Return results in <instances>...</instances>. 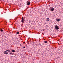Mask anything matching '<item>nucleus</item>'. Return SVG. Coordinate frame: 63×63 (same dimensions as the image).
Instances as JSON below:
<instances>
[{
    "mask_svg": "<svg viewBox=\"0 0 63 63\" xmlns=\"http://www.w3.org/2000/svg\"><path fill=\"white\" fill-rule=\"evenodd\" d=\"M50 11H54V8H50Z\"/></svg>",
    "mask_w": 63,
    "mask_h": 63,
    "instance_id": "20e7f679",
    "label": "nucleus"
},
{
    "mask_svg": "<svg viewBox=\"0 0 63 63\" xmlns=\"http://www.w3.org/2000/svg\"><path fill=\"white\" fill-rule=\"evenodd\" d=\"M47 43V41H45L44 42V43Z\"/></svg>",
    "mask_w": 63,
    "mask_h": 63,
    "instance_id": "9d476101",
    "label": "nucleus"
},
{
    "mask_svg": "<svg viewBox=\"0 0 63 63\" xmlns=\"http://www.w3.org/2000/svg\"><path fill=\"white\" fill-rule=\"evenodd\" d=\"M4 54H8V52L6 51H4Z\"/></svg>",
    "mask_w": 63,
    "mask_h": 63,
    "instance_id": "39448f33",
    "label": "nucleus"
},
{
    "mask_svg": "<svg viewBox=\"0 0 63 63\" xmlns=\"http://www.w3.org/2000/svg\"><path fill=\"white\" fill-rule=\"evenodd\" d=\"M14 29H15V28H14Z\"/></svg>",
    "mask_w": 63,
    "mask_h": 63,
    "instance_id": "f3484780",
    "label": "nucleus"
},
{
    "mask_svg": "<svg viewBox=\"0 0 63 63\" xmlns=\"http://www.w3.org/2000/svg\"><path fill=\"white\" fill-rule=\"evenodd\" d=\"M49 19L48 18H47L46 19V20H47V21H49Z\"/></svg>",
    "mask_w": 63,
    "mask_h": 63,
    "instance_id": "1a4fd4ad",
    "label": "nucleus"
},
{
    "mask_svg": "<svg viewBox=\"0 0 63 63\" xmlns=\"http://www.w3.org/2000/svg\"><path fill=\"white\" fill-rule=\"evenodd\" d=\"M6 50V51H8V50Z\"/></svg>",
    "mask_w": 63,
    "mask_h": 63,
    "instance_id": "dca6fc26",
    "label": "nucleus"
},
{
    "mask_svg": "<svg viewBox=\"0 0 63 63\" xmlns=\"http://www.w3.org/2000/svg\"><path fill=\"white\" fill-rule=\"evenodd\" d=\"M45 29H43V31H45Z\"/></svg>",
    "mask_w": 63,
    "mask_h": 63,
    "instance_id": "4468645a",
    "label": "nucleus"
},
{
    "mask_svg": "<svg viewBox=\"0 0 63 63\" xmlns=\"http://www.w3.org/2000/svg\"><path fill=\"white\" fill-rule=\"evenodd\" d=\"M10 54H12V55H13L14 54V53H12V52H10L9 53Z\"/></svg>",
    "mask_w": 63,
    "mask_h": 63,
    "instance_id": "0eeeda50",
    "label": "nucleus"
},
{
    "mask_svg": "<svg viewBox=\"0 0 63 63\" xmlns=\"http://www.w3.org/2000/svg\"><path fill=\"white\" fill-rule=\"evenodd\" d=\"M24 43H25V42H24ZM24 43H23L24 44Z\"/></svg>",
    "mask_w": 63,
    "mask_h": 63,
    "instance_id": "a211bd4d",
    "label": "nucleus"
},
{
    "mask_svg": "<svg viewBox=\"0 0 63 63\" xmlns=\"http://www.w3.org/2000/svg\"><path fill=\"white\" fill-rule=\"evenodd\" d=\"M0 31L1 32H3V30L2 29H1V30H0Z\"/></svg>",
    "mask_w": 63,
    "mask_h": 63,
    "instance_id": "f8f14e48",
    "label": "nucleus"
},
{
    "mask_svg": "<svg viewBox=\"0 0 63 63\" xmlns=\"http://www.w3.org/2000/svg\"><path fill=\"white\" fill-rule=\"evenodd\" d=\"M11 51L13 52H16V51H15V50H12Z\"/></svg>",
    "mask_w": 63,
    "mask_h": 63,
    "instance_id": "6e6552de",
    "label": "nucleus"
},
{
    "mask_svg": "<svg viewBox=\"0 0 63 63\" xmlns=\"http://www.w3.org/2000/svg\"><path fill=\"white\" fill-rule=\"evenodd\" d=\"M30 3L31 2L30 1H27V5L29 6V5H30Z\"/></svg>",
    "mask_w": 63,
    "mask_h": 63,
    "instance_id": "f03ea898",
    "label": "nucleus"
},
{
    "mask_svg": "<svg viewBox=\"0 0 63 63\" xmlns=\"http://www.w3.org/2000/svg\"><path fill=\"white\" fill-rule=\"evenodd\" d=\"M25 47H23V48H24Z\"/></svg>",
    "mask_w": 63,
    "mask_h": 63,
    "instance_id": "2eb2a0df",
    "label": "nucleus"
},
{
    "mask_svg": "<svg viewBox=\"0 0 63 63\" xmlns=\"http://www.w3.org/2000/svg\"><path fill=\"white\" fill-rule=\"evenodd\" d=\"M8 52H11V51L10 50H8Z\"/></svg>",
    "mask_w": 63,
    "mask_h": 63,
    "instance_id": "ddd939ff",
    "label": "nucleus"
},
{
    "mask_svg": "<svg viewBox=\"0 0 63 63\" xmlns=\"http://www.w3.org/2000/svg\"><path fill=\"white\" fill-rule=\"evenodd\" d=\"M55 29H56V30H58V29H59V28L58 27V26L56 25L55 27Z\"/></svg>",
    "mask_w": 63,
    "mask_h": 63,
    "instance_id": "f257e3e1",
    "label": "nucleus"
},
{
    "mask_svg": "<svg viewBox=\"0 0 63 63\" xmlns=\"http://www.w3.org/2000/svg\"><path fill=\"white\" fill-rule=\"evenodd\" d=\"M21 21L22 23H24V18H23V17H22V18Z\"/></svg>",
    "mask_w": 63,
    "mask_h": 63,
    "instance_id": "7ed1b4c3",
    "label": "nucleus"
},
{
    "mask_svg": "<svg viewBox=\"0 0 63 63\" xmlns=\"http://www.w3.org/2000/svg\"><path fill=\"white\" fill-rule=\"evenodd\" d=\"M56 20L57 21H60V19H56Z\"/></svg>",
    "mask_w": 63,
    "mask_h": 63,
    "instance_id": "423d86ee",
    "label": "nucleus"
},
{
    "mask_svg": "<svg viewBox=\"0 0 63 63\" xmlns=\"http://www.w3.org/2000/svg\"><path fill=\"white\" fill-rule=\"evenodd\" d=\"M16 34H19V32H17Z\"/></svg>",
    "mask_w": 63,
    "mask_h": 63,
    "instance_id": "9b49d317",
    "label": "nucleus"
}]
</instances>
